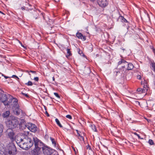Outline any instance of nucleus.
<instances>
[{
	"label": "nucleus",
	"instance_id": "f257e3e1",
	"mask_svg": "<svg viewBox=\"0 0 155 155\" xmlns=\"http://www.w3.org/2000/svg\"><path fill=\"white\" fill-rule=\"evenodd\" d=\"M35 148L31 151L32 155H37L41 152V146L42 143L36 137H33Z\"/></svg>",
	"mask_w": 155,
	"mask_h": 155
},
{
	"label": "nucleus",
	"instance_id": "f03ea898",
	"mask_svg": "<svg viewBox=\"0 0 155 155\" xmlns=\"http://www.w3.org/2000/svg\"><path fill=\"white\" fill-rule=\"evenodd\" d=\"M20 143L18 145L20 148L25 150H27L32 146L33 142L31 138L26 135L24 139L23 142Z\"/></svg>",
	"mask_w": 155,
	"mask_h": 155
},
{
	"label": "nucleus",
	"instance_id": "7ed1b4c3",
	"mask_svg": "<svg viewBox=\"0 0 155 155\" xmlns=\"http://www.w3.org/2000/svg\"><path fill=\"white\" fill-rule=\"evenodd\" d=\"M19 124L18 118L15 117L10 116L6 122V125L8 128H14L16 127Z\"/></svg>",
	"mask_w": 155,
	"mask_h": 155
},
{
	"label": "nucleus",
	"instance_id": "20e7f679",
	"mask_svg": "<svg viewBox=\"0 0 155 155\" xmlns=\"http://www.w3.org/2000/svg\"><path fill=\"white\" fill-rule=\"evenodd\" d=\"M16 151L15 146L11 143L7 146L4 153V155H15Z\"/></svg>",
	"mask_w": 155,
	"mask_h": 155
},
{
	"label": "nucleus",
	"instance_id": "39448f33",
	"mask_svg": "<svg viewBox=\"0 0 155 155\" xmlns=\"http://www.w3.org/2000/svg\"><path fill=\"white\" fill-rule=\"evenodd\" d=\"M118 64L119 65L124 64L122 67L123 69V71L122 72L123 74H124L127 70H131L134 68V66L132 64L128 63L124 59H122L120 61H119Z\"/></svg>",
	"mask_w": 155,
	"mask_h": 155
},
{
	"label": "nucleus",
	"instance_id": "423d86ee",
	"mask_svg": "<svg viewBox=\"0 0 155 155\" xmlns=\"http://www.w3.org/2000/svg\"><path fill=\"white\" fill-rule=\"evenodd\" d=\"M13 129L9 128L5 132L7 137L9 138L12 141H13L15 139V134L12 130Z\"/></svg>",
	"mask_w": 155,
	"mask_h": 155
},
{
	"label": "nucleus",
	"instance_id": "0eeeda50",
	"mask_svg": "<svg viewBox=\"0 0 155 155\" xmlns=\"http://www.w3.org/2000/svg\"><path fill=\"white\" fill-rule=\"evenodd\" d=\"M8 99L7 95L4 94L3 91V92H0V101L5 106L10 104V101H8Z\"/></svg>",
	"mask_w": 155,
	"mask_h": 155
},
{
	"label": "nucleus",
	"instance_id": "6e6552de",
	"mask_svg": "<svg viewBox=\"0 0 155 155\" xmlns=\"http://www.w3.org/2000/svg\"><path fill=\"white\" fill-rule=\"evenodd\" d=\"M26 127L31 132H35L37 130L36 126L32 123H29L26 125Z\"/></svg>",
	"mask_w": 155,
	"mask_h": 155
},
{
	"label": "nucleus",
	"instance_id": "1a4fd4ad",
	"mask_svg": "<svg viewBox=\"0 0 155 155\" xmlns=\"http://www.w3.org/2000/svg\"><path fill=\"white\" fill-rule=\"evenodd\" d=\"M97 2L98 5L102 8L106 7L108 4L107 0H97Z\"/></svg>",
	"mask_w": 155,
	"mask_h": 155
},
{
	"label": "nucleus",
	"instance_id": "9d476101",
	"mask_svg": "<svg viewBox=\"0 0 155 155\" xmlns=\"http://www.w3.org/2000/svg\"><path fill=\"white\" fill-rule=\"evenodd\" d=\"M10 104L9 105H7L11 106L13 107L17 106V105H19L18 103V100L16 98H13V99H9L8 101H10Z\"/></svg>",
	"mask_w": 155,
	"mask_h": 155
},
{
	"label": "nucleus",
	"instance_id": "9b49d317",
	"mask_svg": "<svg viewBox=\"0 0 155 155\" xmlns=\"http://www.w3.org/2000/svg\"><path fill=\"white\" fill-rule=\"evenodd\" d=\"M43 153L45 155H50L52 153V150L46 147H42Z\"/></svg>",
	"mask_w": 155,
	"mask_h": 155
},
{
	"label": "nucleus",
	"instance_id": "f8f14e48",
	"mask_svg": "<svg viewBox=\"0 0 155 155\" xmlns=\"http://www.w3.org/2000/svg\"><path fill=\"white\" fill-rule=\"evenodd\" d=\"M12 109L15 114L17 115H18L20 114L21 110L19 108V105H17L16 106L13 107Z\"/></svg>",
	"mask_w": 155,
	"mask_h": 155
},
{
	"label": "nucleus",
	"instance_id": "ddd939ff",
	"mask_svg": "<svg viewBox=\"0 0 155 155\" xmlns=\"http://www.w3.org/2000/svg\"><path fill=\"white\" fill-rule=\"evenodd\" d=\"M149 63L151 69L155 72V62L153 60L150 59L149 60Z\"/></svg>",
	"mask_w": 155,
	"mask_h": 155
},
{
	"label": "nucleus",
	"instance_id": "4468645a",
	"mask_svg": "<svg viewBox=\"0 0 155 155\" xmlns=\"http://www.w3.org/2000/svg\"><path fill=\"white\" fill-rule=\"evenodd\" d=\"M24 139V138L23 139L21 138L18 136H15V139L14 140H16V142L18 146L19 145V144L23 142Z\"/></svg>",
	"mask_w": 155,
	"mask_h": 155
},
{
	"label": "nucleus",
	"instance_id": "2eb2a0df",
	"mask_svg": "<svg viewBox=\"0 0 155 155\" xmlns=\"http://www.w3.org/2000/svg\"><path fill=\"white\" fill-rule=\"evenodd\" d=\"M76 36L79 39H81L83 41H85L86 39V37L85 36H83L81 33L80 32L77 33Z\"/></svg>",
	"mask_w": 155,
	"mask_h": 155
},
{
	"label": "nucleus",
	"instance_id": "dca6fc26",
	"mask_svg": "<svg viewBox=\"0 0 155 155\" xmlns=\"http://www.w3.org/2000/svg\"><path fill=\"white\" fill-rule=\"evenodd\" d=\"M147 89L145 87L143 89L141 88H138L137 89V91L139 94H141L143 93H145L147 91Z\"/></svg>",
	"mask_w": 155,
	"mask_h": 155
},
{
	"label": "nucleus",
	"instance_id": "f3484780",
	"mask_svg": "<svg viewBox=\"0 0 155 155\" xmlns=\"http://www.w3.org/2000/svg\"><path fill=\"white\" fill-rule=\"evenodd\" d=\"M76 131L77 132L78 136L79 137V139L81 141L84 140V138L82 136H81V134H80V133H81V132H79V131L78 130H76Z\"/></svg>",
	"mask_w": 155,
	"mask_h": 155
},
{
	"label": "nucleus",
	"instance_id": "a211bd4d",
	"mask_svg": "<svg viewBox=\"0 0 155 155\" xmlns=\"http://www.w3.org/2000/svg\"><path fill=\"white\" fill-rule=\"evenodd\" d=\"M10 114V113L9 111H6L4 112L3 114V116L4 117H7L9 116Z\"/></svg>",
	"mask_w": 155,
	"mask_h": 155
},
{
	"label": "nucleus",
	"instance_id": "6ab92c4d",
	"mask_svg": "<svg viewBox=\"0 0 155 155\" xmlns=\"http://www.w3.org/2000/svg\"><path fill=\"white\" fill-rule=\"evenodd\" d=\"M4 129V126L3 125L0 124V137L2 135V132Z\"/></svg>",
	"mask_w": 155,
	"mask_h": 155
},
{
	"label": "nucleus",
	"instance_id": "aec40b11",
	"mask_svg": "<svg viewBox=\"0 0 155 155\" xmlns=\"http://www.w3.org/2000/svg\"><path fill=\"white\" fill-rule=\"evenodd\" d=\"M55 121L56 123V124H57V125L60 127L62 128L63 127L61 125V124L57 118H56L55 119Z\"/></svg>",
	"mask_w": 155,
	"mask_h": 155
},
{
	"label": "nucleus",
	"instance_id": "412c9836",
	"mask_svg": "<svg viewBox=\"0 0 155 155\" xmlns=\"http://www.w3.org/2000/svg\"><path fill=\"white\" fill-rule=\"evenodd\" d=\"M90 127L93 131L94 132L97 131L96 127L94 124H92L91 125Z\"/></svg>",
	"mask_w": 155,
	"mask_h": 155
},
{
	"label": "nucleus",
	"instance_id": "4be33fe9",
	"mask_svg": "<svg viewBox=\"0 0 155 155\" xmlns=\"http://www.w3.org/2000/svg\"><path fill=\"white\" fill-rule=\"evenodd\" d=\"M50 139L51 140V141L52 142V144L54 145V146H56V143L54 139L52 138H50Z\"/></svg>",
	"mask_w": 155,
	"mask_h": 155
},
{
	"label": "nucleus",
	"instance_id": "5701e85b",
	"mask_svg": "<svg viewBox=\"0 0 155 155\" xmlns=\"http://www.w3.org/2000/svg\"><path fill=\"white\" fill-rule=\"evenodd\" d=\"M67 55L68 56H69L70 55H71V51H70V49L68 48H67Z\"/></svg>",
	"mask_w": 155,
	"mask_h": 155
},
{
	"label": "nucleus",
	"instance_id": "b1692460",
	"mask_svg": "<svg viewBox=\"0 0 155 155\" xmlns=\"http://www.w3.org/2000/svg\"><path fill=\"white\" fill-rule=\"evenodd\" d=\"M25 84L28 86H31L33 85V83L31 81H28V83H26Z\"/></svg>",
	"mask_w": 155,
	"mask_h": 155
},
{
	"label": "nucleus",
	"instance_id": "393cba45",
	"mask_svg": "<svg viewBox=\"0 0 155 155\" xmlns=\"http://www.w3.org/2000/svg\"><path fill=\"white\" fill-rule=\"evenodd\" d=\"M120 18L122 19V21L123 22H127V21L123 16H121L120 17Z\"/></svg>",
	"mask_w": 155,
	"mask_h": 155
},
{
	"label": "nucleus",
	"instance_id": "a878e982",
	"mask_svg": "<svg viewBox=\"0 0 155 155\" xmlns=\"http://www.w3.org/2000/svg\"><path fill=\"white\" fill-rule=\"evenodd\" d=\"M148 143L151 145H153L154 144L153 140L151 139H149V140Z\"/></svg>",
	"mask_w": 155,
	"mask_h": 155
},
{
	"label": "nucleus",
	"instance_id": "bb28decb",
	"mask_svg": "<svg viewBox=\"0 0 155 155\" xmlns=\"http://www.w3.org/2000/svg\"><path fill=\"white\" fill-rule=\"evenodd\" d=\"M66 118L69 119L70 120H71L72 119V117L71 115H67L66 116Z\"/></svg>",
	"mask_w": 155,
	"mask_h": 155
},
{
	"label": "nucleus",
	"instance_id": "cd10ccee",
	"mask_svg": "<svg viewBox=\"0 0 155 155\" xmlns=\"http://www.w3.org/2000/svg\"><path fill=\"white\" fill-rule=\"evenodd\" d=\"M54 95L56 96L58 98H60V96H59V95H58V94L57 93H54Z\"/></svg>",
	"mask_w": 155,
	"mask_h": 155
},
{
	"label": "nucleus",
	"instance_id": "c85d7f7f",
	"mask_svg": "<svg viewBox=\"0 0 155 155\" xmlns=\"http://www.w3.org/2000/svg\"><path fill=\"white\" fill-rule=\"evenodd\" d=\"M21 94H22L23 95L25 96V97H29L28 94H25V93L22 92Z\"/></svg>",
	"mask_w": 155,
	"mask_h": 155
},
{
	"label": "nucleus",
	"instance_id": "c756f323",
	"mask_svg": "<svg viewBox=\"0 0 155 155\" xmlns=\"http://www.w3.org/2000/svg\"><path fill=\"white\" fill-rule=\"evenodd\" d=\"M34 80L36 81H38L39 80V78L38 77H35L34 78Z\"/></svg>",
	"mask_w": 155,
	"mask_h": 155
},
{
	"label": "nucleus",
	"instance_id": "7c9ffc66",
	"mask_svg": "<svg viewBox=\"0 0 155 155\" xmlns=\"http://www.w3.org/2000/svg\"><path fill=\"white\" fill-rule=\"evenodd\" d=\"M137 78L138 79L140 80L141 78V77L140 75H138L137 76Z\"/></svg>",
	"mask_w": 155,
	"mask_h": 155
},
{
	"label": "nucleus",
	"instance_id": "2f4dec72",
	"mask_svg": "<svg viewBox=\"0 0 155 155\" xmlns=\"http://www.w3.org/2000/svg\"><path fill=\"white\" fill-rule=\"evenodd\" d=\"M12 78H17L18 79H19V78L17 76H16V75H13L12 77Z\"/></svg>",
	"mask_w": 155,
	"mask_h": 155
},
{
	"label": "nucleus",
	"instance_id": "473e14b6",
	"mask_svg": "<svg viewBox=\"0 0 155 155\" xmlns=\"http://www.w3.org/2000/svg\"><path fill=\"white\" fill-rule=\"evenodd\" d=\"M152 49L153 51V52L154 55L155 56V49L154 48H152Z\"/></svg>",
	"mask_w": 155,
	"mask_h": 155
},
{
	"label": "nucleus",
	"instance_id": "72a5a7b5",
	"mask_svg": "<svg viewBox=\"0 0 155 155\" xmlns=\"http://www.w3.org/2000/svg\"><path fill=\"white\" fill-rule=\"evenodd\" d=\"M86 148L87 149H90V146L88 145L87 146H86Z\"/></svg>",
	"mask_w": 155,
	"mask_h": 155
},
{
	"label": "nucleus",
	"instance_id": "f704fd0d",
	"mask_svg": "<svg viewBox=\"0 0 155 155\" xmlns=\"http://www.w3.org/2000/svg\"><path fill=\"white\" fill-rule=\"evenodd\" d=\"M137 137H138L139 139H143V138H142L140 136L139 134L138 135H137Z\"/></svg>",
	"mask_w": 155,
	"mask_h": 155
},
{
	"label": "nucleus",
	"instance_id": "c9c22d12",
	"mask_svg": "<svg viewBox=\"0 0 155 155\" xmlns=\"http://www.w3.org/2000/svg\"><path fill=\"white\" fill-rule=\"evenodd\" d=\"M2 75L3 76L5 79H7L8 78V76H4L3 74H2Z\"/></svg>",
	"mask_w": 155,
	"mask_h": 155
},
{
	"label": "nucleus",
	"instance_id": "e433bc0d",
	"mask_svg": "<svg viewBox=\"0 0 155 155\" xmlns=\"http://www.w3.org/2000/svg\"><path fill=\"white\" fill-rule=\"evenodd\" d=\"M153 83H154V84L155 86V77H154V79H153Z\"/></svg>",
	"mask_w": 155,
	"mask_h": 155
},
{
	"label": "nucleus",
	"instance_id": "4c0bfd02",
	"mask_svg": "<svg viewBox=\"0 0 155 155\" xmlns=\"http://www.w3.org/2000/svg\"><path fill=\"white\" fill-rule=\"evenodd\" d=\"M25 7H21V9L23 10H25Z\"/></svg>",
	"mask_w": 155,
	"mask_h": 155
},
{
	"label": "nucleus",
	"instance_id": "58836bf2",
	"mask_svg": "<svg viewBox=\"0 0 155 155\" xmlns=\"http://www.w3.org/2000/svg\"><path fill=\"white\" fill-rule=\"evenodd\" d=\"M46 114L47 115L48 117L49 116V114L47 112V111H46Z\"/></svg>",
	"mask_w": 155,
	"mask_h": 155
},
{
	"label": "nucleus",
	"instance_id": "ea45409f",
	"mask_svg": "<svg viewBox=\"0 0 155 155\" xmlns=\"http://www.w3.org/2000/svg\"><path fill=\"white\" fill-rule=\"evenodd\" d=\"M118 72L119 73H120V71H115V73H116V75L117 74Z\"/></svg>",
	"mask_w": 155,
	"mask_h": 155
},
{
	"label": "nucleus",
	"instance_id": "a19ab883",
	"mask_svg": "<svg viewBox=\"0 0 155 155\" xmlns=\"http://www.w3.org/2000/svg\"><path fill=\"white\" fill-rule=\"evenodd\" d=\"M30 72H32V73H35L36 72L35 71H30Z\"/></svg>",
	"mask_w": 155,
	"mask_h": 155
},
{
	"label": "nucleus",
	"instance_id": "79ce46f5",
	"mask_svg": "<svg viewBox=\"0 0 155 155\" xmlns=\"http://www.w3.org/2000/svg\"><path fill=\"white\" fill-rule=\"evenodd\" d=\"M134 134L135 135H136L137 136V135H138L139 134H137L136 133H134Z\"/></svg>",
	"mask_w": 155,
	"mask_h": 155
},
{
	"label": "nucleus",
	"instance_id": "37998d69",
	"mask_svg": "<svg viewBox=\"0 0 155 155\" xmlns=\"http://www.w3.org/2000/svg\"><path fill=\"white\" fill-rule=\"evenodd\" d=\"M52 80L53 81H55V78L54 77H52Z\"/></svg>",
	"mask_w": 155,
	"mask_h": 155
},
{
	"label": "nucleus",
	"instance_id": "c03bdc74",
	"mask_svg": "<svg viewBox=\"0 0 155 155\" xmlns=\"http://www.w3.org/2000/svg\"><path fill=\"white\" fill-rule=\"evenodd\" d=\"M90 1L91 2H93L95 1V0H90Z\"/></svg>",
	"mask_w": 155,
	"mask_h": 155
},
{
	"label": "nucleus",
	"instance_id": "a18cd8bd",
	"mask_svg": "<svg viewBox=\"0 0 155 155\" xmlns=\"http://www.w3.org/2000/svg\"><path fill=\"white\" fill-rule=\"evenodd\" d=\"M0 13H1L2 14H4L1 11H0Z\"/></svg>",
	"mask_w": 155,
	"mask_h": 155
},
{
	"label": "nucleus",
	"instance_id": "49530a36",
	"mask_svg": "<svg viewBox=\"0 0 155 155\" xmlns=\"http://www.w3.org/2000/svg\"><path fill=\"white\" fill-rule=\"evenodd\" d=\"M137 103L139 104L140 103L139 102H137Z\"/></svg>",
	"mask_w": 155,
	"mask_h": 155
},
{
	"label": "nucleus",
	"instance_id": "de8ad7c7",
	"mask_svg": "<svg viewBox=\"0 0 155 155\" xmlns=\"http://www.w3.org/2000/svg\"><path fill=\"white\" fill-rule=\"evenodd\" d=\"M35 18V19H37V18H36H36Z\"/></svg>",
	"mask_w": 155,
	"mask_h": 155
}]
</instances>
